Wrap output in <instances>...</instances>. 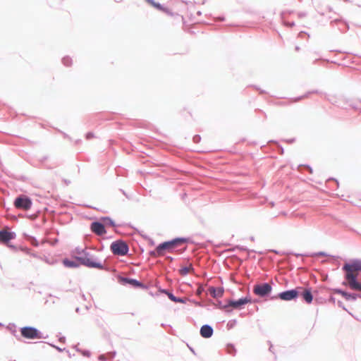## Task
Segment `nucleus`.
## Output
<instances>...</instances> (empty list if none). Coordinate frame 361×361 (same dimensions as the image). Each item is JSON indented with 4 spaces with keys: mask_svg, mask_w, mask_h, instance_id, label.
<instances>
[{
    "mask_svg": "<svg viewBox=\"0 0 361 361\" xmlns=\"http://www.w3.org/2000/svg\"><path fill=\"white\" fill-rule=\"evenodd\" d=\"M343 269L346 271V282L343 284L348 286L352 290L361 291V284L357 281V272L361 271V260H355L350 264H345Z\"/></svg>",
    "mask_w": 361,
    "mask_h": 361,
    "instance_id": "f257e3e1",
    "label": "nucleus"
},
{
    "mask_svg": "<svg viewBox=\"0 0 361 361\" xmlns=\"http://www.w3.org/2000/svg\"><path fill=\"white\" fill-rule=\"evenodd\" d=\"M75 259L82 265L98 269H103V264L104 262V261H102L94 252L87 250L79 252L78 255L75 256Z\"/></svg>",
    "mask_w": 361,
    "mask_h": 361,
    "instance_id": "f03ea898",
    "label": "nucleus"
},
{
    "mask_svg": "<svg viewBox=\"0 0 361 361\" xmlns=\"http://www.w3.org/2000/svg\"><path fill=\"white\" fill-rule=\"evenodd\" d=\"M185 242V240L183 238H176L171 241L164 242L157 247L154 252L157 253L158 256H162L164 255V250L172 252L175 248L181 245Z\"/></svg>",
    "mask_w": 361,
    "mask_h": 361,
    "instance_id": "7ed1b4c3",
    "label": "nucleus"
},
{
    "mask_svg": "<svg viewBox=\"0 0 361 361\" xmlns=\"http://www.w3.org/2000/svg\"><path fill=\"white\" fill-rule=\"evenodd\" d=\"M111 250L114 255L123 256L128 252V245L121 240H117L111 243Z\"/></svg>",
    "mask_w": 361,
    "mask_h": 361,
    "instance_id": "20e7f679",
    "label": "nucleus"
},
{
    "mask_svg": "<svg viewBox=\"0 0 361 361\" xmlns=\"http://www.w3.org/2000/svg\"><path fill=\"white\" fill-rule=\"evenodd\" d=\"M302 287H298L294 290H286L279 294V298L282 300H291L299 296Z\"/></svg>",
    "mask_w": 361,
    "mask_h": 361,
    "instance_id": "39448f33",
    "label": "nucleus"
},
{
    "mask_svg": "<svg viewBox=\"0 0 361 361\" xmlns=\"http://www.w3.org/2000/svg\"><path fill=\"white\" fill-rule=\"evenodd\" d=\"M271 290V286L267 283L256 285L253 288L254 293L262 297L268 295Z\"/></svg>",
    "mask_w": 361,
    "mask_h": 361,
    "instance_id": "423d86ee",
    "label": "nucleus"
},
{
    "mask_svg": "<svg viewBox=\"0 0 361 361\" xmlns=\"http://www.w3.org/2000/svg\"><path fill=\"white\" fill-rule=\"evenodd\" d=\"M32 202L30 200L25 196H20L16 199L14 205L17 209L27 210L30 208Z\"/></svg>",
    "mask_w": 361,
    "mask_h": 361,
    "instance_id": "0eeeda50",
    "label": "nucleus"
},
{
    "mask_svg": "<svg viewBox=\"0 0 361 361\" xmlns=\"http://www.w3.org/2000/svg\"><path fill=\"white\" fill-rule=\"evenodd\" d=\"M21 335L27 339L39 338L38 331L32 327H23L20 330Z\"/></svg>",
    "mask_w": 361,
    "mask_h": 361,
    "instance_id": "6e6552de",
    "label": "nucleus"
},
{
    "mask_svg": "<svg viewBox=\"0 0 361 361\" xmlns=\"http://www.w3.org/2000/svg\"><path fill=\"white\" fill-rule=\"evenodd\" d=\"M16 234L8 231V228H5L0 231V240L2 243H7L11 240L15 238Z\"/></svg>",
    "mask_w": 361,
    "mask_h": 361,
    "instance_id": "1a4fd4ad",
    "label": "nucleus"
},
{
    "mask_svg": "<svg viewBox=\"0 0 361 361\" xmlns=\"http://www.w3.org/2000/svg\"><path fill=\"white\" fill-rule=\"evenodd\" d=\"M250 302V299L247 298H240L236 301H231L229 302L228 305L225 306V308H228L229 307H231L235 309H239L243 305L247 304Z\"/></svg>",
    "mask_w": 361,
    "mask_h": 361,
    "instance_id": "9d476101",
    "label": "nucleus"
},
{
    "mask_svg": "<svg viewBox=\"0 0 361 361\" xmlns=\"http://www.w3.org/2000/svg\"><path fill=\"white\" fill-rule=\"evenodd\" d=\"M91 230L98 235H102L106 233L104 226L99 222H93L91 224Z\"/></svg>",
    "mask_w": 361,
    "mask_h": 361,
    "instance_id": "9b49d317",
    "label": "nucleus"
},
{
    "mask_svg": "<svg viewBox=\"0 0 361 361\" xmlns=\"http://www.w3.org/2000/svg\"><path fill=\"white\" fill-rule=\"evenodd\" d=\"M299 295L302 296L303 300L308 304L311 303L313 300V296L310 289L309 288H303L300 290Z\"/></svg>",
    "mask_w": 361,
    "mask_h": 361,
    "instance_id": "f8f14e48",
    "label": "nucleus"
},
{
    "mask_svg": "<svg viewBox=\"0 0 361 361\" xmlns=\"http://www.w3.org/2000/svg\"><path fill=\"white\" fill-rule=\"evenodd\" d=\"M178 271L181 276H185L188 274H192L194 272V269L192 264L188 262L185 266H181Z\"/></svg>",
    "mask_w": 361,
    "mask_h": 361,
    "instance_id": "ddd939ff",
    "label": "nucleus"
},
{
    "mask_svg": "<svg viewBox=\"0 0 361 361\" xmlns=\"http://www.w3.org/2000/svg\"><path fill=\"white\" fill-rule=\"evenodd\" d=\"M213 329L209 325H204L201 327L200 334L204 338H209L212 336Z\"/></svg>",
    "mask_w": 361,
    "mask_h": 361,
    "instance_id": "4468645a",
    "label": "nucleus"
},
{
    "mask_svg": "<svg viewBox=\"0 0 361 361\" xmlns=\"http://www.w3.org/2000/svg\"><path fill=\"white\" fill-rule=\"evenodd\" d=\"M335 292L339 295H341L342 297H343L345 300H355L357 298V295L355 294H350L345 291H343L342 290H336Z\"/></svg>",
    "mask_w": 361,
    "mask_h": 361,
    "instance_id": "2eb2a0df",
    "label": "nucleus"
},
{
    "mask_svg": "<svg viewBox=\"0 0 361 361\" xmlns=\"http://www.w3.org/2000/svg\"><path fill=\"white\" fill-rule=\"evenodd\" d=\"M209 293L213 297L221 296V295H222V292L220 290H216L214 287L209 288Z\"/></svg>",
    "mask_w": 361,
    "mask_h": 361,
    "instance_id": "dca6fc26",
    "label": "nucleus"
},
{
    "mask_svg": "<svg viewBox=\"0 0 361 361\" xmlns=\"http://www.w3.org/2000/svg\"><path fill=\"white\" fill-rule=\"evenodd\" d=\"M63 264L67 267H77L78 264L72 260L65 259L63 260Z\"/></svg>",
    "mask_w": 361,
    "mask_h": 361,
    "instance_id": "f3484780",
    "label": "nucleus"
},
{
    "mask_svg": "<svg viewBox=\"0 0 361 361\" xmlns=\"http://www.w3.org/2000/svg\"><path fill=\"white\" fill-rule=\"evenodd\" d=\"M164 292L167 294L168 297L169 298V299L171 300H172L173 302H183V300L182 299L177 298L172 293H169L166 290H164Z\"/></svg>",
    "mask_w": 361,
    "mask_h": 361,
    "instance_id": "a211bd4d",
    "label": "nucleus"
},
{
    "mask_svg": "<svg viewBox=\"0 0 361 361\" xmlns=\"http://www.w3.org/2000/svg\"><path fill=\"white\" fill-rule=\"evenodd\" d=\"M150 4H152L154 7L158 8L159 10L164 11L162 6L157 3L154 2L152 0H147Z\"/></svg>",
    "mask_w": 361,
    "mask_h": 361,
    "instance_id": "6ab92c4d",
    "label": "nucleus"
},
{
    "mask_svg": "<svg viewBox=\"0 0 361 361\" xmlns=\"http://www.w3.org/2000/svg\"><path fill=\"white\" fill-rule=\"evenodd\" d=\"M128 281L130 283V284H133V285H135V286H138L140 285L139 282L137 281L135 279H128Z\"/></svg>",
    "mask_w": 361,
    "mask_h": 361,
    "instance_id": "aec40b11",
    "label": "nucleus"
},
{
    "mask_svg": "<svg viewBox=\"0 0 361 361\" xmlns=\"http://www.w3.org/2000/svg\"><path fill=\"white\" fill-rule=\"evenodd\" d=\"M94 137V134L92 133H88L86 135L87 139H90Z\"/></svg>",
    "mask_w": 361,
    "mask_h": 361,
    "instance_id": "412c9836",
    "label": "nucleus"
}]
</instances>
